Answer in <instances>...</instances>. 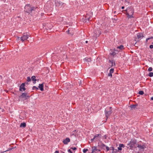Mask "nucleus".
I'll return each instance as SVG.
<instances>
[{"label": "nucleus", "instance_id": "nucleus-1", "mask_svg": "<svg viewBox=\"0 0 153 153\" xmlns=\"http://www.w3.org/2000/svg\"><path fill=\"white\" fill-rule=\"evenodd\" d=\"M137 140L135 139H131L129 143L127 145L130 147L129 149L133 150L136 149L137 150Z\"/></svg>", "mask_w": 153, "mask_h": 153}, {"label": "nucleus", "instance_id": "nucleus-2", "mask_svg": "<svg viewBox=\"0 0 153 153\" xmlns=\"http://www.w3.org/2000/svg\"><path fill=\"white\" fill-rule=\"evenodd\" d=\"M104 112L105 117L107 119L110 116V115L112 113V107H110L109 108H105Z\"/></svg>", "mask_w": 153, "mask_h": 153}, {"label": "nucleus", "instance_id": "nucleus-3", "mask_svg": "<svg viewBox=\"0 0 153 153\" xmlns=\"http://www.w3.org/2000/svg\"><path fill=\"white\" fill-rule=\"evenodd\" d=\"M24 11L28 14H30L32 12L31 7L30 4H26L24 7Z\"/></svg>", "mask_w": 153, "mask_h": 153}, {"label": "nucleus", "instance_id": "nucleus-4", "mask_svg": "<svg viewBox=\"0 0 153 153\" xmlns=\"http://www.w3.org/2000/svg\"><path fill=\"white\" fill-rule=\"evenodd\" d=\"M137 148L139 149L138 152L144 151V150L146 148V146L145 145L143 144H139L137 143Z\"/></svg>", "mask_w": 153, "mask_h": 153}, {"label": "nucleus", "instance_id": "nucleus-5", "mask_svg": "<svg viewBox=\"0 0 153 153\" xmlns=\"http://www.w3.org/2000/svg\"><path fill=\"white\" fill-rule=\"evenodd\" d=\"M29 36V35L27 34V33H23V36L20 37V41L23 42L24 41L28 39Z\"/></svg>", "mask_w": 153, "mask_h": 153}, {"label": "nucleus", "instance_id": "nucleus-6", "mask_svg": "<svg viewBox=\"0 0 153 153\" xmlns=\"http://www.w3.org/2000/svg\"><path fill=\"white\" fill-rule=\"evenodd\" d=\"M55 3L56 6L59 7L60 6H64L65 4L60 1V0H55Z\"/></svg>", "mask_w": 153, "mask_h": 153}, {"label": "nucleus", "instance_id": "nucleus-7", "mask_svg": "<svg viewBox=\"0 0 153 153\" xmlns=\"http://www.w3.org/2000/svg\"><path fill=\"white\" fill-rule=\"evenodd\" d=\"M125 10L126 12V13H128L129 14H131L133 15L134 10L132 8V7H128Z\"/></svg>", "mask_w": 153, "mask_h": 153}, {"label": "nucleus", "instance_id": "nucleus-8", "mask_svg": "<svg viewBox=\"0 0 153 153\" xmlns=\"http://www.w3.org/2000/svg\"><path fill=\"white\" fill-rule=\"evenodd\" d=\"M137 38L136 37L135 39V41L138 42L139 41V39H140L141 38H142L144 37L143 36V34L141 33H138L137 34Z\"/></svg>", "mask_w": 153, "mask_h": 153}, {"label": "nucleus", "instance_id": "nucleus-9", "mask_svg": "<svg viewBox=\"0 0 153 153\" xmlns=\"http://www.w3.org/2000/svg\"><path fill=\"white\" fill-rule=\"evenodd\" d=\"M25 83H22L19 87V91H25L26 90V88H25Z\"/></svg>", "mask_w": 153, "mask_h": 153}, {"label": "nucleus", "instance_id": "nucleus-10", "mask_svg": "<svg viewBox=\"0 0 153 153\" xmlns=\"http://www.w3.org/2000/svg\"><path fill=\"white\" fill-rule=\"evenodd\" d=\"M70 139L68 137H67L63 140L62 142L64 144L67 145L68 144V143L70 142Z\"/></svg>", "mask_w": 153, "mask_h": 153}, {"label": "nucleus", "instance_id": "nucleus-11", "mask_svg": "<svg viewBox=\"0 0 153 153\" xmlns=\"http://www.w3.org/2000/svg\"><path fill=\"white\" fill-rule=\"evenodd\" d=\"M114 72V68H111L109 71V73L108 74V76L111 78L112 76V74Z\"/></svg>", "mask_w": 153, "mask_h": 153}, {"label": "nucleus", "instance_id": "nucleus-12", "mask_svg": "<svg viewBox=\"0 0 153 153\" xmlns=\"http://www.w3.org/2000/svg\"><path fill=\"white\" fill-rule=\"evenodd\" d=\"M44 82L42 83V84H40L39 85V86L38 87V89H39L41 91H43L44 90Z\"/></svg>", "mask_w": 153, "mask_h": 153}, {"label": "nucleus", "instance_id": "nucleus-13", "mask_svg": "<svg viewBox=\"0 0 153 153\" xmlns=\"http://www.w3.org/2000/svg\"><path fill=\"white\" fill-rule=\"evenodd\" d=\"M27 94V92L22 93L21 95L19 96L20 99H25L26 98V97Z\"/></svg>", "mask_w": 153, "mask_h": 153}, {"label": "nucleus", "instance_id": "nucleus-14", "mask_svg": "<svg viewBox=\"0 0 153 153\" xmlns=\"http://www.w3.org/2000/svg\"><path fill=\"white\" fill-rule=\"evenodd\" d=\"M110 53L109 54L113 56V57H114V56L116 55V53L114 52V51L113 50V49H110Z\"/></svg>", "mask_w": 153, "mask_h": 153}, {"label": "nucleus", "instance_id": "nucleus-15", "mask_svg": "<svg viewBox=\"0 0 153 153\" xmlns=\"http://www.w3.org/2000/svg\"><path fill=\"white\" fill-rule=\"evenodd\" d=\"M83 61L84 62H91V58L90 57L88 58L87 57L83 59Z\"/></svg>", "mask_w": 153, "mask_h": 153}, {"label": "nucleus", "instance_id": "nucleus-16", "mask_svg": "<svg viewBox=\"0 0 153 153\" xmlns=\"http://www.w3.org/2000/svg\"><path fill=\"white\" fill-rule=\"evenodd\" d=\"M101 145L100 146V148L101 149H103L104 150L105 149L106 145L103 143L102 141L100 142Z\"/></svg>", "mask_w": 153, "mask_h": 153}, {"label": "nucleus", "instance_id": "nucleus-17", "mask_svg": "<svg viewBox=\"0 0 153 153\" xmlns=\"http://www.w3.org/2000/svg\"><path fill=\"white\" fill-rule=\"evenodd\" d=\"M97 146H93L92 148L91 153H95V151H97Z\"/></svg>", "mask_w": 153, "mask_h": 153}, {"label": "nucleus", "instance_id": "nucleus-18", "mask_svg": "<svg viewBox=\"0 0 153 153\" xmlns=\"http://www.w3.org/2000/svg\"><path fill=\"white\" fill-rule=\"evenodd\" d=\"M31 79L32 81H33V83L34 84H35L36 83V81L37 80L36 79V76H33L31 77Z\"/></svg>", "mask_w": 153, "mask_h": 153}, {"label": "nucleus", "instance_id": "nucleus-19", "mask_svg": "<svg viewBox=\"0 0 153 153\" xmlns=\"http://www.w3.org/2000/svg\"><path fill=\"white\" fill-rule=\"evenodd\" d=\"M72 29H73V28H69L68 31H66L67 33L68 34H70L71 35H72L74 34L73 32H70V30H72Z\"/></svg>", "mask_w": 153, "mask_h": 153}, {"label": "nucleus", "instance_id": "nucleus-20", "mask_svg": "<svg viewBox=\"0 0 153 153\" xmlns=\"http://www.w3.org/2000/svg\"><path fill=\"white\" fill-rule=\"evenodd\" d=\"M138 105L137 104H136L135 105H130V107L132 109H135V108H136V107Z\"/></svg>", "mask_w": 153, "mask_h": 153}, {"label": "nucleus", "instance_id": "nucleus-21", "mask_svg": "<svg viewBox=\"0 0 153 153\" xmlns=\"http://www.w3.org/2000/svg\"><path fill=\"white\" fill-rule=\"evenodd\" d=\"M26 126V123L25 122H23L21 123L20 127L21 128H25Z\"/></svg>", "mask_w": 153, "mask_h": 153}, {"label": "nucleus", "instance_id": "nucleus-22", "mask_svg": "<svg viewBox=\"0 0 153 153\" xmlns=\"http://www.w3.org/2000/svg\"><path fill=\"white\" fill-rule=\"evenodd\" d=\"M101 136V134H96L94 137V138H95V141H97L98 140H99V139H98V138L99 137V136Z\"/></svg>", "mask_w": 153, "mask_h": 153}, {"label": "nucleus", "instance_id": "nucleus-23", "mask_svg": "<svg viewBox=\"0 0 153 153\" xmlns=\"http://www.w3.org/2000/svg\"><path fill=\"white\" fill-rule=\"evenodd\" d=\"M117 48L119 49L120 50H123V49H124V46L123 45H121L120 46H117Z\"/></svg>", "mask_w": 153, "mask_h": 153}, {"label": "nucleus", "instance_id": "nucleus-24", "mask_svg": "<svg viewBox=\"0 0 153 153\" xmlns=\"http://www.w3.org/2000/svg\"><path fill=\"white\" fill-rule=\"evenodd\" d=\"M126 15H127V17L128 18V19L134 17L133 16V15H132V14L130 15L128 13H126Z\"/></svg>", "mask_w": 153, "mask_h": 153}, {"label": "nucleus", "instance_id": "nucleus-25", "mask_svg": "<svg viewBox=\"0 0 153 153\" xmlns=\"http://www.w3.org/2000/svg\"><path fill=\"white\" fill-rule=\"evenodd\" d=\"M78 131L75 130L72 132V135H74L75 137H76V133Z\"/></svg>", "mask_w": 153, "mask_h": 153}, {"label": "nucleus", "instance_id": "nucleus-26", "mask_svg": "<svg viewBox=\"0 0 153 153\" xmlns=\"http://www.w3.org/2000/svg\"><path fill=\"white\" fill-rule=\"evenodd\" d=\"M120 152L119 150H118V149H115L114 150V151H112V152L111 153H117L118 152Z\"/></svg>", "mask_w": 153, "mask_h": 153}, {"label": "nucleus", "instance_id": "nucleus-27", "mask_svg": "<svg viewBox=\"0 0 153 153\" xmlns=\"http://www.w3.org/2000/svg\"><path fill=\"white\" fill-rule=\"evenodd\" d=\"M111 67H115L116 66V64L114 60L113 61V62H111Z\"/></svg>", "mask_w": 153, "mask_h": 153}, {"label": "nucleus", "instance_id": "nucleus-28", "mask_svg": "<svg viewBox=\"0 0 153 153\" xmlns=\"http://www.w3.org/2000/svg\"><path fill=\"white\" fill-rule=\"evenodd\" d=\"M138 93L140 95H143L144 94V92L143 91H139Z\"/></svg>", "mask_w": 153, "mask_h": 153}, {"label": "nucleus", "instance_id": "nucleus-29", "mask_svg": "<svg viewBox=\"0 0 153 153\" xmlns=\"http://www.w3.org/2000/svg\"><path fill=\"white\" fill-rule=\"evenodd\" d=\"M124 2V3L125 5H126L127 6H128V5L129 4V2H128L127 0H125Z\"/></svg>", "mask_w": 153, "mask_h": 153}, {"label": "nucleus", "instance_id": "nucleus-30", "mask_svg": "<svg viewBox=\"0 0 153 153\" xmlns=\"http://www.w3.org/2000/svg\"><path fill=\"white\" fill-rule=\"evenodd\" d=\"M32 89L33 90H36V91H37L39 89L38 87H37L36 86H33L32 87Z\"/></svg>", "mask_w": 153, "mask_h": 153}, {"label": "nucleus", "instance_id": "nucleus-31", "mask_svg": "<svg viewBox=\"0 0 153 153\" xmlns=\"http://www.w3.org/2000/svg\"><path fill=\"white\" fill-rule=\"evenodd\" d=\"M148 76L150 77H152L153 76V72H150L148 74Z\"/></svg>", "mask_w": 153, "mask_h": 153}, {"label": "nucleus", "instance_id": "nucleus-32", "mask_svg": "<svg viewBox=\"0 0 153 153\" xmlns=\"http://www.w3.org/2000/svg\"><path fill=\"white\" fill-rule=\"evenodd\" d=\"M113 50L114 51V52L116 53V54H117L118 53L119 51H118L117 50V49L115 48H114L113 49Z\"/></svg>", "mask_w": 153, "mask_h": 153}, {"label": "nucleus", "instance_id": "nucleus-33", "mask_svg": "<svg viewBox=\"0 0 153 153\" xmlns=\"http://www.w3.org/2000/svg\"><path fill=\"white\" fill-rule=\"evenodd\" d=\"M31 78H30V76H28L27 77V82H30L31 81Z\"/></svg>", "mask_w": 153, "mask_h": 153}, {"label": "nucleus", "instance_id": "nucleus-34", "mask_svg": "<svg viewBox=\"0 0 153 153\" xmlns=\"http://www.w3.org/2000/svg\"><path fill=\"white\" fill-rule=\"evenodd\" d=\"M30 96L28 95V93L27 92V94L26 97V98L25 99V100H27L28 98H30Z\"/></svg>", "mask_w": 153, "mask_h": 153}, {"label": "nucleus", "instance_id": "nucleus-35", "mask_svg": "<svg viewBox=\"0 0 153 153\" xmlns=\"http://www.w3.org/2000/svg\"><path fill=\"white\" fill-rule=\"evenodd\" d=\"M88 151L87 149H84L83 150V152L84 153H85Z\"/></svg>", "mask_w": 153, "mask_h": 153}, {"label": "nucleus", "instance_id": "nucleus-36", "mask_svg": "<svg viewBox=\"0 0 153 153\" xmlns=\"http://www.w3.org/2000/svg\"><path fill=\"white\" fill-rule=\"evenodd\" d=\"M117 149H118V150H119L120 152L122 150V148L121 147V146L120 144L119 145V146L117 148Z\"/></svg>", "mask_w": 153, "mask_h": 153}, {"label": "nucleus", "instance_id": "nucleus-37", "mask_svg": "<svg viewBox=\"0 0 153 153\" xmlns=\"http://www.w3.org/2000/svg\"><path fill=\"white\" fill-rule=\"evenodd\" d=\"M37 8V7H31V9H32V11L33 10V11L35 10Z\"/></svg>", "mask_w": 153, "mask_h": 153}, {"label": "nucleus", "instance_id": "nucleus-38", "mask_svg": "<svg viewBox=\"0 0 153 153\" xmlns=\"http://www.w3.org/2000/svg\"><path fill=\"white\" fill-rule=\"evenodd\" d=\"M105 149L106 150V152H107L110 150V147L106 145Z\"/></svg>", "mask_w": 153, "mask_h": 153}, {"label": "nucleus", "instance_id": "nucleus-39", "mask_svg": "<svg viewBox=\"0 0 153 153\" xmlns=\"http://www.w3.org/2000/svg\"><path fill=\"white\" fill-rule=\"evenodd\" d=\"M90 18H91L90 17H89V18H85V22H86L87 20L88 21H89Z\"/></svg>", "mask_w": 153, "mask_h": 153}, {"label": "nucleus", "instance_id": "nucleus-40", "mask_svg": "<svg viewBox=\"0 0 153 153\" xmlns=\"http://www.w3.org/2000/svg\"><path fill=\"white\" fill-rule=\"evenodd\" d=\"M100 145H101L100 142L98 143V146H97V149H101L100 148Z\"/></svg>", "mask_w": 153, "mask_h": 153}, {"label": "nucleus", "instance_id": "nucleus-41", "mask_svg": "<svg viewBox=\"0 0 153 153\" xmlns=\"http://www.w3.org/2000/svg\"><path fill=\"white\" fill-rule=\"evenodd\" d=\"M152 71V68L151 67H150L149 68L148 71Z\"/></svg>", "mask_w": 153, "mask_h": 153}, {"label": "nucleus", "instance_id": "nucleus-42", "mask_svg": "<svg viewBox=\"0 0 153 153\" xmlns=\"http://www.w3.org/2000/svg\"><path fill=\"white\" fill-rule=\"evenodd\" d=\"M110 150H112V151H114L115 150V149L114 147L111 146L110 147Z\"/></svg>", "mask_w": 153, "mask_h": 153}, {"label": "nucleus", "instance_id": "nucleus-43", "mask_svg": "<svg viewBox=\"0 0 153 153\" xmlns=\"http://www.w3.org/2000/svg\"><path fill=\"white\" fill-rule=\"evenodd\" d=\"M78 83L79 85H82V81L81 80H79V81H78Z\"/></svg>", "mask_w": 153, "mask_h": 153}, {"label": "nucleus", "instance_id": "nucleus-44", "mask_svg": "<svg viewBox=\"0 0 153 153\" xmlns=\"http://www.w3.org/2000/svg\"><path fill=\"white\" fill-rule=\"evenodd\" d=\"M71 149H72L73 150H76L77 149V148L76 147H71Z\"/></svg>", "mask_w": 153, "mask_h": 153}, {"label": "nucleus", "instance_id": "nucleus-45", "mask_svg": "<svg viewBox=\"0 0 153 153\" xmlns=\"http://www.w3.org/2000/svg\"><path fill=\"white\" fill-rule=\"evenodd\" d=\"M121 147L122 148H124L125 147V145L123 144H120Z\"/></svg>", "mask_w": 153, "mask_h": 153}, {"label": "nucleus", "instance_id": "nucleus-46", "mask_svg": "<svg viewBox=\"0 0 153 153\" xmlns=\"http://www.w3.org/2000/svg\"><path fill=\"white\" fill-rule=\"evenodd\" d=\"M20 37L17 36V39H16V41L17 42L19 41V40H20Z\"/></svg>", "mask_w": 153, "mask_h": 153}, {"label": "nucleus", "instance_id": "nucleus-47", "mask_svg": "<svg viewBox=\"0 0 153 153\" xmlns=\"http://www.w3.org/2000/svg\"><path fill=\"white\" fill-rule=\"evenodd\" d=\"M112 20H114L116 21H117V20H118V19L117 18H112Z\"/></svg>", "mask_w": 153, "mask_h": 153}, {"label": "nucleus", "instance_id": "nucleus-48", "mask_svg": "<svg viewBox=\"0 0 153 153\" xmlns=\"http://www.w3.org/2000/svg\"><path fill=\"white\" fill-rule=\"evenodd\" d=\"M68 151L69 153H73L72 152L71 150L70 149H68Z\"/></svg>", "mask_w": 153, "mask_h": 153}, {"label": "nucleus", "instance_id": "nucleus-49", "mask_svg": "<svg viewBox=\"0 0 153 153\" xmlns=\"http://www.w3.org/2000/svg\"><path fill=\"white\" fill-rule=\"evenodd\" d=\"M1 80V82L2 81V76L0 75V80Z\"/></svg>", "mask_w": 153, "mask_h": 153}, {"label": "nucleus", "instance_id": "nucleus-50", "mask_svg": "<svg viewBox=\"0 0 153 153\" xmlns=\"http://www.w3.org/2000/svg\"><path fill=\"white\" fill-rule=\"evenodd\" d=\"M91 142H92L94 141V140H95V138H94V137L93 138L91 139Z\"/></svg>", "mask_w": 153, "mask_h": 153}, {"label": "nucleus", "instance_id": "nucleus-51", "mask_svg": "<svg viewBox=\"0 0 153 153\" xmlns=\"http://www.w3.org/2000/svg\"><path fill=\"white\" fill-rule=\"evenodd\" d=\"M149 48L151 49L153 48V45H150L149 46Z\"/></svg>", "mask_w": 153, "mask_h": 153}, {"label": "nucleus", "instance_id": "nucleus-52", "mask_svg": "<svg viewBox=\"0 0 153 153\" xmlns=\"http://www.w3.org/2000/svg\"><path fill=\"white\" fill-rule=\"evenodd\" d=\"M113 59H112V60H109V61H108V62H109V63H111V62H113Z\"/></svg>", "mask_w": 153, "mask_h": 153}, {"label": "nucleus", "instance_id": "nucleus-53", "mask_svg": "<svg viewBox=\"0 0 153 153\" xmlns=\"http://www.w3.org/2000/svg\"><path fill=\"white\" fill-rule=\"evenodd\" d=\"M103 138H104L105 139H106L107 138V136L106 135H104L102 137Z\"/></svg>", "mask_w": 153, "mask_h": 153}, {"label": "nucleus", "instance_id": "nucleus-54", "mask_svg": "<svg viewBox=\"0 0 153 153\" xmlns=\"http://www.w3.org/2000/svg\"><path fill=\"white\" fill-rule=\"evenodd\" d=\"M101 150L100 149H98L97 150V152H100L101 151Z\"/></svg>", "mask_w": 153, "mask_h": 153}, {"label": "nucleus", "instance_id": "nucleus-55", "mask_svg": "<svg viewBox=\"0 0 153 153\" xmlns=\"http://www.w3.org/2000/svg\"><path fill=\"white\" fill-rule=\"evenodd\" d=\"M28 82H27H27H26L24 83H25V85H28L29 84Z\"/></svg>", "mask_w": 153, "mask_h": 153}, {"label": "nucleus", "instance_id": "nucleus-56", "mask_svg": "<svg viewBox=\"0 0 153 153\" xmlns=\"http://www.w3.org/2000/svg\"><path fill=\"white\" fill-rule=\"evenodd\" d=\"M149 40V39L148 38H147L146 39V42L147 43V42H148V40Z\"/></svg>", "mask_w": 153, "mask_h": 153}, {"label": "nucleus", "instance_id": "nucleus-57", "mask_svg": "<svg viewBox=\"0 0 153 153\" xmlns=\"http://www.w3.org/2000/svg\"><path fill=\"white\" fill-rule=\"evenodd\" d=\"M59 153V151H57V150L56 151H55V152H54V153Z\"/></svg>", "mask_w": 153, "mask_h": 153}, {"label": "nucleus", "instance_id": "nucleus-58", "mask_svg": "<svg viewBox=\"0 0 153 153\" xmlns=\"http://www.w3.org/2000/svg\"><path fill=\"white\" fill-rule=\"evenodd\" d=\"M149 40L150 39H153V36H151L150 37H149L148 38Z\"/></svg>", "mask_w": 153, "mask_h": 153}, {"label": "nucleus", "instance_id": "nucleus-59", "mask_svg": "<svg viewBox=\"0 0 153 153\" xmlns=\"http://www.w3.org/2000/svg\"><path fill=\"white\" fill-rule=\"evenodd\" d=\"M109 32V31L107 30H105V33H108Z\"/></svg>", "mask_w": 153, "mask_h": 153}, {"label": "nucleus", "instance_id": "nucleus-60", "mask_svg": "<svg viewBox=\"0 0 153 153\" xmlns=\"http://www.w3.org/2000/svg\"><path fill=\"white\" fill-rule=\"evenodd\" d=\"M125 8V7L124 6H122L121 7V8L122 9H123Z\"/></svg>", "mask_w": 153, "mask_h": 153}, {"label": "nucleus", "instance_id": "nucleus-61", "mask_svg": "<svg viewBox=\"0 0 153 153\" xmlns=\"http://www.w3.org/2000/svg\"><path fill=\"white\" fill-rule=\"evenodd\" d=\"M151 100H153V97H152L151 98Z\"/></svg>", "mask_w": 153, "mask_h": 153}, {"label": "nucleus", "instance_id": "nucleus-62", "mask_svg": "<svg viewBox=\"0 0 153 153\" xmlns=\"http://www.w3.org/2000/svg\"><path fill=\"white\" fill-rule=\"evenodd\" d=\"M84 20V18H83L82 19V20H83V22H84V21H83V20Z\"/></svg>", "mask_w": 153, "mask_h": 153}, {"label": "nucleus", "instance_id": "nucleus-63", "mask_svg": "<svg viewBox=\"0 0 153 153\" xmlns=\"http://www.w3.org/2000/svg\"><path fill=\"white\" fill-rule=\"evenodd\" d=\"M88 41H85V43H88Z\"/></svg>", "mask_w": 153, "mask_h": 153}, {"label": "nucleus", "instance_id": "nucleus-64", "mask_svg": "<svg viewBox=\"0 0 153 153\" xmlns=\"http://www.w3.org/2000/svg\"><path fill=\"white\" fill-rule=\"evenodd\" d=\"M12 149L11 148H9V150H11Z\"/></svg>", "mask_w": 153, "mask_h": 153}]
</instances>
